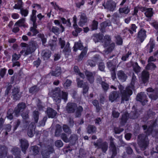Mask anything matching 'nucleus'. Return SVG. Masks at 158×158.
Here are the masks:
<instances>
[{
  "label": "nucleus",
  "mask_w": 158,
  "mask_h": 158,
  "mask_svg": "<svg viewBox=\"0 0 158 158\" xmlns=\"http://www.w3.org/2000/svg\"><path fill=\"white\" fill-rule=\"evenodd\" d=\"M53 97L56 102L59 103L61 102V99H63L66 102L68 99V93L63 91H61L59 87L56 88L52 91Z\"/></svg>",
  "instance_id": "obj_1"
},
{
  "label": "nucleus",
  "mask_w": 158,
  "mask_h": 158,
  "mask_svg": "<svg viewBox=\"0 0 158 158\" xmlns=\"http://www.w3.org/2000/svg\"><path fill=\"white\" fill-rule=\"evenodd\" d=\"M158 123V117L155 120H152L150 121L151 124L148 127L147 125L145 124L142 126L143 130L145 131V133L147 136L152 135L154 131V128L156 127L157 125V122Z\"/></svg>",
  "instance_id": "obj_2"
},
{
  "label": "nucleus",
  "mask_w": 158,
  "mask_h": 158,
  "mask_svg": "<svg viewBox=\"0 0 158 158\" xmlns=\"http://www.w3.org/2000/svg\"><path fill=\"white\" fill-rule=\"evenodd\" d=\"M119 88L121 94V102L124 101H128L129 98L133 94L132 90L129 87L126 88L125 90H123L124 87L122 85Z\"/></svg>",
  "instance_id": "obj_3"
},
{
  "label": "nucleus",
  "mask_w": 158,
  "mask_h": 158,
  "mask_svg": "<svg viewBox=\"0 0 158 158\" xmlns=\"http://www.w3.org/2000/svg\"><path fill=\"white\" fill-rule=\"evenodd\" d=\"M138 144L142 150H145L149 144L148 137L143 135H140L138 136Z\"/></svg>",
  "instance_id": "obj_4"
},
{
  "label": "nucleus",
  "mask_w": 158,
  "mask_h": 158,
  "mask_svg": "<svg viewBox=\"0 0 158 158\" xmlns=\"http://www.w3.org/2000/svg\"><path fill=\"white\" fill-rule=\"evenodd\" d=\"M94 145L95 147H97L99 149H101L103 153H105L108 148V144L106 141L103 142L102 139L99 138L96 142H94Z\"/></svg>",
  "instance_id": "obj_5"
},
{
  "label": "nucleus",
  "mask_w": 158,
  "mask_h": 158,
  "mask_svg": "<svg viewBox=\"0 0 158 158\" xmlns=\"http://www.w3.org/2000/svg\"><path fill=\"white\" fill-rule=\"evenodd\" d=\"M146 91L148 93H152L148 95L149 98L151 99L156 100L158 98V88L153 89L152 87H149L147 89Z\"/></svg>",
  "instance_id": "obj_6"
},
{
  "label": "nucleus",
  "mask_w": 158,
  "mask_h": 158,
  "mask_svg": "<svg viewBox=\"0 0 158 158\" xmlns=\"http://www.w3.org/2000/svg\"><path fill=\"white\" fill-rule=\"evenodd\" d=\"M12 91L11 98L13 100L15 101L19 100L22 96V93L20 92L19 88L14 87Z\"/></svg>",
  "instance_id": "obj_7"
},
{
  "label": "nucleus",
  "mask_w": 158,
  "mask_h": 158,
  "mask_svg": "<svg viewBox=\"0 0 158 158\" xmlns=\"http://www.w3.org/2000/svg\"><path fill=\"white\" fill-rule=\"evenodd\" d=\"M26 104L23 102L19 103L14 109L15 115L16 117H18L21 111H23L26 108Z\"/></svg>",
  "instance_id": "obj_8"
},
{
  "label": "nucleus",
  "mask_w": 158,
  "mask_h": 158,
  "mask_svg": "<svg viewBox=\"0 0 158 158\" xmlns=\"http://www.w3.org/2000/svg\"><path fill=\"white\" fill-rule=\"evenodd\" d=\"M147 97L144 92L138 93L136 97V100L141 102L143 106L145 105L148 102Z\"/></svg>",
  "instance_id": "obj_9"
},
{
  "label": "nucleus",
  "mask_w": 158,
  "mask_h": 158,
  "mask_svg": "<svg viewBox=\"0 0 158 158\" xmlns=\"http://www.w3.org/2000/svg\"><path fill=\"white\" fill-rule=\"evenodd\" d=\"M37 45L34 42H31L25 52V55H28L34 52L36 49Z\"/></svg>",
  "instance_id": "obj_10"
},
{
  "label": "nucleus",
  "mask_w": 158,
  "mask_h": 158,
  "mask_svg": "<svg viewBox=\"0 0 158 158\" xmlns=\"http://www.w3.org/2000/svg\"><path fill=\"white\" fill-rule=\"evenodd\" d=\"M47 149L44 150L41 152L42 158H49L50 155L54 152L53 147L52 146H48Z\"/></svg>",
  "instance_id": "obj_11"
},
{
  "label": "nucleus",
  "mask_w": 158,
  "mask_h": 158,
  "mask_svg": "<svg viewBox=\"0 0 158 158\" xmlns=\"http://www.w3.org/2000/svg\"><path fill=\"white\" fill-rule=\"evenodd\" d=\"M146 30L143 28H141L139 30L137 35V37L138 40L142 43L146 37Z\"/></svg>",
  "instance_id": "obj_12"
},
{
  "label": "nucleus",
  "mask_w": 158,
  "mask_h": 158,
  "mask_svg": "<svg viewBox=\"0 0 158 158\" xmlns=\"http://www.w3.org/2000/svg\"><path fill=\"white\" fill-rule=\"evenodd\" d=\"M20 148L22 152L24 154L29 146L28 141L25 139H21L20 140Z\"/></svg>",
  "instance_id": "obj_13"
},
{
  "label": "nucleus",
  "mask_w": 158,
  "mask_h": 158,
  "mask_svg": "<svg viewBox=\"0 0 158 158\" xmlns=\"http://www.w3.org/2000/svg\"><path fill=\"white\" fill-rule=\"evenodd\" d=\"M76 103L72 102H69L67 104L66 106V110L69 113H74L77 107Z\"/></svg>",
  "instance_id": "obj_14"
},
{
  "label": "nucleus",
  "mask_w": 158,
  "mask_h": 158,
  "mask_svg": "<svg viewBox=\"0 0 158 158\" xmlns=\"http://www.w3.org/2000/svg\"><path fill=\"white\" fill-rule=\"evenodd\" d=\"M115 2L112 1H107L105 6L103 5L105 8L107 9L110 11H114L116 7Z\"/></svg>",
  "instance_id": "obj_15"
},
{
  "label": "nucleus",
  "mask_w": 158,
  "mask_h": 158,
  "mask_svg": "<svg viewBox=\"0 0 158 158\" xmlns=\"http://www.w3.org/2000/svg\"><path fill=\"white\" fill-rule=\"evenodd\" d=\"M130 118L129 114L126 111L123 114L120 119V124L122 126H124Z\"/></svg>",
  "instance_id": "obj_16"
},
{
  "label": "nucleus",
  "mask_w": 158,
  "mask_h": 158,
  "mask_svg": "<svg viewBox=\"0 0 158 158\" xmlns=\"http://www.w3.org/2000/svg\"><path fill=\"white\" fill-rule=\"evenodd\" d=\"M119 91H113L111 92L109 95V99L112 102L115 101L119 97Z\"/></svg>",
  "instance_id": "obj_17"
},
{
  "label": "nucleus",
  "mask_w": 158,
  "mask_h": 158,
  "mask_svg": "<svg viewBox=\"0 0 158 158\" xmlns=\"http://www.w3.org/2000/svg\"><path fill=\"white\" fill-rule=\"evenodd\" d=\"M149 73L146 70H143L141 73V81L143 84H145L149 81Z\"/></svg>",
  "instance_id": "obj_18"
},
{
  "label": "nucleus",
  "mask_w": 158,
  "mask_h": 158,
  "mask_svg": "<svg viewBox=\"0 0 158 158\" xmlns=\"http://www.w3.org/2000/svg\"><path fill=\"white\" fill-rule=\"evenodd\" d=\"M97 81L101 85L102 87L104 92H107L109 89V85L105 81H102V78L101 77L98 78L97 79Z\"/></svg>",
  "instance_id": "obj_19"
},
{
  "label": "nucleus",
  "mask_w": 158,
  "mask_h": 158,
  "mask_svg": "<svg viewBox=\"0 0 158 158\" xmlns=\"http://www.w3.org/2000/svg\"><path fill=\"white\" fill-rule=\"evenodd\" d=\"M85 75L87 80L91 83H93L94 81V76L91 72L86 70L85 72Z\"/></svg>",
  "instance_id": "obj_20"
},
{
  "label": "nucleus",
  "mask_w": 158,
  "mask_h": 158,
  "mask_svg": "<svg viewBox=\"0 0 158 158\" xmlns=\"http://www.w3.org/2000/svg\"><path fill=\"white\" fill-rule=\"evenodd\" d=\"M87 19L85 13H82L80 15V21L78 24L80 26L82 27L87 22Z\"/></svg>",
  "instance_id": "obj_21"
},
{
  "label": "nucleus",
  "mask_w": 158,
  "mask_h": 158,
  "mask_svg": "<svg viewBox=\"0 0 158 158\" xmlns=\"http://www.w3.org/2000/svg\"><path fill=\"white\" fill-rule=\"evenodd\" d=\"M57 114L56 111L51 108H49L47 109V114L48 118H54Z\"/></svg>",
  "instance_id": "obj_22"
},
{
  "label": "nucleus",
  "mask_w": 158,
  "mask_h": 158,
  "mask_svg": "<svg viewBox=\"0 0 158 158\" xmlns=\"http://www.w3.org/2000/svg\"><path fill=\"white\" fill-rule=\"evenodd\" d=\"M117 75L119 80L123 82L126 81L127 78V76L123 71L122 70L118 71Z\"/></svg>",
  "instance_id": "obj_23"
},
{
  "label": "nucleus",
  "mask_w": 158,
  "mask_h": 158,
  "mask_svg": "<svg viewBox=\"0 0 158 158\" xmlns=\"http://www.w3.org/2000/svg\"><path fill=\"white\" fill-rule=\"evenodd\" d=\"M51 74L52 76L59 77L61 74V69L60 67L57 66L54 71H51L49 74Z\"/></svg>",
  "instance_id": "obj_24"
},
{
  "label": "nucleus",
  "mask_w": 158,
  "mask_h": 158,
  "mask_svg": "<svg viewBox=\"0 0 158 158\" xmlns=\"http://www.w3.org/2000/svg\"><path fill=\"white\" fill-rule=\"evenodd\" d=\"M87 132L89 134H93L96 132L97 128L93 125H89L86 128Z\"/></svg>",
  "instance_id": "obj_25"
},
{
  "label": "nucleus",
  "mask_w": 158,
  "mask_h": 158,
  "mask_svg": "<svg viewBox=\"0 0 158 158\" xmlns=\"http://www.w3.org/2000/svg\"><path fill=\"white\" fill-rule=\"evenodd\" d=\"M138 110L135 108L129 114L130 118L132 119H135L137 118L139 116Z\"/></svg>",
  "instance_id": "obj_26"
},
{
  "label": "nucleus",
  "mask_w": 158,
  "mask_h": 158,
  "mask_svg": "<svg viewBox=\"0 0 158 158\" xmlns=\"http://www.w3.org/2000/svg\"><path fill=\"white\" fill-rule=\"evenodd\" d=\"M83 108L81 106H77L75 111V115L76 118L80 117L81 115V113L83 111Z\"/></svg>",
  "instance_id": "obj_27"
},
{
  "label": "nucleus",
  "mask_w": 158,
  "mask_h": 158,
  "mask_svg": "<svg viewBox=\"0 0 158 158\" xmlns=\"http://www.w3.org/2000/svg\"><path fill=\"white\" fill-rule=\"evenodd\" d=\"M11 151L12 154L15 156L16 158H20L19 156L21 153V151L19 148L15 147L12 148Z\"/></svg>",
  "instance_id": "obj_28"
},
{
  "label": "nucleus",
  "mask_w": 158,
  "mask_h": 158,
  "mask_svg": "<svg viewBox=\"0 0 158 158\" xmlns=\"http://www.w3.org/2000/svg\"><path fill=\"white\" fill-rule=\"evenodd\" d=\"M7 150L5 146H1L0 147V158L6 156Z\"/></svg>",
  "instance_id": "obj_29"
},
{
  "label": "nucleus",
  "mask_w": 158,
  "mask_h": 158,
  "mask_svg": "<svg viewBox=\"0 0 158 158\" xmlns=\"http://www.w3.org/2000/svg\"><path fill=\"white\" fill-rule=\"evenodd\" d=\"M103 36V35L100 32L94 34L93 35V40L95 43L98 42L102 40Z\"/></svg>",
  "instance_id": "obj_30"
},
{
  "label": "nucleus",
  "mask_w": 158,
  "mask_h": 158,
  "mask_svg": "<svg viewBox=\"0 0 158 158\" xmlns=\"http://www.w3.org/2000/svg\"><path fill=\"white\" fill-rule=\"evenodd\" d=\"M14 113V110L11 109H9L7 112L6 117L10 120H12L14 118L13 114Z\"/></svg>",
  "instance_id": "obj_31"
},
{
  "label": "nucleus",
  "mask_w": 158,
  "mask_h": 158,
  "mask_svg": "<svg viewBox=\"0 0 158 158\" xmlns=\"http://www.w3.org/2000/svg\"><path fill=\"white\" fill-rule=\"evenodd\" d=\"M119 11L121 14H127L130 12V10L128 6H126L120 8L119 9Z\"/></svg>",
  "instance_id": "obj_32"
},
{
  "label": "nucleus",
  "mask_w": 158,
  "mask_h": 158,
  "mask_svg": "<svg viewBox=\"0 0 158 158\" xmlns=\"http://www.w3.org/2000/svg\"><path fill=\"white\" fill-rule=\"evenodd\" d=\"M23 4L22 0H17V3L15 5L13 8L15 9H21L23 7Z\"/></svg>",
  "instance_id": "obj_33"
},
{
  "label": "nucleus",
  "mask_w": 158,
  "mask_h": 158,
  "mask_svg": "<svg viewBox=\"0 0 158 158\" xmlns=\"http://www.w3.org/2000/svg\"><path fill=\"white\" fill-rule=\"evenodd\" d=\"M56 128L55 131V135L56 136H59L61 134L62 131V127L59 124H57L56 125Z\"/></svg>",
  "instance_id": "obj_34"
},
{
  "label": "nucleus",
  "mask_w": 158,
  "mask_h": 158,
  "mask_svg": "<svg viewBox=\"0 0 158 158\" xmlns=\"http://www.w3.org/2000/svg\"><path fill=\"white\" fill-rule=\"evenodd\" d=\"M63 52L64 53L65 55H69L71 52V49L70 47V44L69 42H67L64 48Z\"/></svg>",
  "instance_id": "obj_35"
},
{
  "label": "nucleus",
  "mask_w": 158,
  "mask_h": 158,
  "mask_svg": "<svg viewBox=\"0 0 158 158\" xmlns=\"http://www.w3.org/2000/svg\"><path fill=\"white\" fill-rule=\"evenodd\" d=\"M92 104L96 108V112L98 113L101 110V107L100 106V104L98 101L96 99L94 100L92 102Z\"/></svg>",
  "instance_id": "obj_36"
},
{
  "label": "nucleus",
  "mask_w": 158,
  "mask_h": 158,
  "mask_svg": "<svg viewBox=\"0 0 158 158\" xmlns=\"http://www.w3.org/2000/svg\"><path fill=\"white\" fill-rule=\"evenodd\" d=\"M73 27L75 30V31H73V35L77 36L78 35V34L79 33L82 31V29L79 27L77 25V26Z\"/></svg>",
  "instance_id": "obj_37"
},
{
  "label": "nucleus",
  "mask_w": 158,
  "mask_h": 158,
  "mask_svg": "<svg viewBox=\"0 0 158 158\" xmlns=\"http://www.w3.org/2000/svg\"><path fill=\"white\" fill-rule=\"evenodd\" d=\"M39 89L37 87L36 85H34L31 86L29 89V92L31 94L36 93L38 92Z\"/></svg>",
  "instance_id": "obj_38"
},
{
  "label": "nucleus",
  "mask_w": 158,
  "mask_h": 158,
  "mask_svg": "<svg viewBox=\"0 0 158 158\" xmlns=\"http://www.w3.org/2000/svg\"><path fill=\"white\" fill-rule=\"evenodd\" d=\"M146 16L148 18H151L153 14V9L151 8H149L144 13Z\"/></svg>",
  "instance_id": "obj_39"
},
{
  "label": "nucleus",
  "mask_w": 158,
  "mask_h": 158,
  "mask_svg": "<svg viewBox=\"0 0 158 158\" xmlns=\"http://www.w3.org/2000/svg\"><path fill=\"white\" fill-rule=\"evenodd\" d=\"M51 56V52L49 50L45 51L43 55V57L44 60L48 59Z\"/></svg>",
  "instance_id": "obj_40"
},
{
  "label": "nucleus",
  "mask_w": 158,
  "mask_h": 158,
  "mask_svg": "<svg viewBox=\"0 0 158 158\" xmlns=\"http://www.w3.org/2000/svg\"><path fill=\"white\" fill-rule=\"evenodd\" d=\"M156 68V65L153 63H149L146 66L145 68L147 70L155 69Z\"/></svg>",
  "instance_id": "obj_41"
},
{
  "label": "nucleus",
  "mask_w": 158,
  "mask_h": 158,
  "mask_svg": "<svg viewBox=\"0 0 158 158\" xmlns=\"http://www.w3.org/2000/svg\"><path fill=\"white\" fill-rule=\"evenodd\" d=\"M39 115V113L38 111L35 110L33 112V118L35 123H37L38 122Z\"/></svg>",
  "instance_id": "obj_42"
},
{
  "label": "nucleus",
  "mask_w": 158,
  "mask_h": 158,
  "mask_svg": "<svg viewBox=\"0 0 158 158\" xmlns=\"http://www.w3.org/2000/svg\"><path fill=\"white\" fill-rule=\"evenodd\" d=\"M116 39V43L118 45H121L123 43V40L119 35H117L115 36Z\"/></svg>",
  "instance_id": "obj_43"
},
{
  "label": "nucleus",
  "mask_w": 158,
  "mask_h": 158,
  "mask_svg": "<svg viewBox=\"0 0 158 158\" xmlns=\"http://www.w3.org/2000/svg\"><path fill=\"white\" fill-rule=\"evenodd\" d=\"M98 22L94 20L93 21L92 24L91 26V30L94 31L98 29Z\"/></svg>",
  "instance_id": "obj_44"
},
{
  "label": "nucleus",
  "mask_w": 158,
  "mask_h": 158,
  "mask_svg": "<svg viewBox=\"0 0 158 158\" xmlns=\"http://www.w3.org/2000/svg\"><path fill=\"white\" fill-rule=\"evenodd\" d=\"M155 114L156 113L155 112L153 111L150 109H149L147 111L146 114V115L149 118H153Z\"/></svg>",
  "instance_id": "obj_45"
},
{
  "label": "nucleus",
  "mask_w": 158,
  "mask_h": 158,
  "mask_svg": "<svg viewBox=\"0 0 158 158\" xmlns=\"http://www.w3.org/2000/svg\"><path fill=\"white\" fill-rule=\"evenodd\" d=\"M25 21V19L24 18H22L17 21L15 24V25L18 26L19 27L23 26Z\"/></svg>",
  "instance_id": "obj_46"
},
{
  "label": "nucleus",
  "mask_w": 158,
  "mask_h": 158,
  "mask_svg": "<svg viewBox=\"0 0 158 158\" xmlns=\"http://www.w3.org/2000/svg\"><path fill=\"white\" fill-rule=\"evenodd\" d=\"M132 66L133 70L135 73H137L140 71V67L139 65L137 62H135L134 64H133Z\"/></svg>",
  "instance_id": "obj_47"
},
{
  "label": "nucleus",
  "mask_w": 158,
  "mask_h": 158,
  "mask_svg": "<svg viewBox=\"0 0 158 158\" xmlns=\"http://www.w3.org/2000/svg\"><path fill=\"white\" fill-rule=\"evenodd\" d=\"M115 46V44L114 43H112L110 44L106 49V52L108 53L111 52L114 48Z\"/></svg>",
  "instance_id": "obj_48"
},
{
  "label": "nucleus",
  "mask_w": 158,
  "mask_h": 158,
  "mask_svg": "<svg viewBox=\"0 0 158 158\" xmlns=\"http://www.w3.org/2000/svg\"><path fill=\"white\" fill-rule=\"evenodd\" d=\"M155 44L153 42H151L147 45L146 46L149 47V53H151L153 51V49L155 47Z\"/></svg>",
  "instance_id": "obj_49"
},
{
  "label": "nucleus",
  "mask_w": 158,
  "mask_h": 158,
  "mask_svg": "<svg viewBox=\"0 0 158 158\" xmlns=\"http://www.w3.org/2000/svg\"><path fill=\"white\" fill-rule=\"evenodd\" d=\"M87 49L84 48L82 50L80 54L79 55L78 57L79 59L81 60L83 59L84 56L87 54Z\"/></svg>",
  "instance_id": "obj_50"
},
{
  "label": "nucleus",
  "mask_w": 158,
  "mask_h": 158,
  "mask_svg": "<svg viewBox=\"0 0 158 158\" xmlns=\"http://www.w3.org/2000/svg\"><path fill=\"white\" fill-rule=\"evenodd\" d=\"M21 123V121L20 119H17L15 122H14L13 124V131H15Z\"/></svg>",
  "instance_id": "obj_51"
},
{
  "label": "nucleus",
  "mask_w": 158,
  "mask_h": 158,
  "mask_svg": "<svg viewBox=\"0 0 158 158\" xmlns=\"http://www.w3.org/2000/svg\"><path fill=\"white\" fill-rule=\"evenodd\" d=\"M156 151L152 150L151 152V155L155 158L158 157V145L156 146Z\"/></svg>",
  "instance_id": "obj_52"
},
{
  "label": "nucleus",
  "mask_w": 158,
  "mask_h": 158,
  "mask_svg": "<svg viewBox=\"0 0 158 158\" xmlns=\"http://www.w3.org/2000/svg\"><path fill=\"white\" fill-rule=\"evenodd\" d=\"M20 14L22 16L25 17L27 16L29 13V11L27 9H23V8L20 9Z\"/></svg>",
  "instance_id": "obj_53"
},
{
  "label": "nucleus",
  "mask_w": 158,
  "mask_h": 158,
  "mask_svg": "<svg viewBox=\"0 0 158 158\" xmlns=\"http://www.w3.org/2000/svg\"><path fill=\"white\" fill-rule=\"evenodd\" d=\"M132 54L131 52L130 51L128 52L127 53L124 55L122 56L121 58V60L123 61H126L127 59L128 58L129 56Z\"/></svg>",
  "instance_id": "obj_54"
},
{
  "label": "nucleus",
  "mask_w": 158,
  "mask_h": 158,
  "mask_svg": "<svg viewBox=\"0 0 158 158\" xmlns=\"http://www.w3.org/2000/svg\"><path fill=\"white\" fill-rule=\"evenodd\" d=\"M21 56V55L20 54H17L16 53H14L12 56V61L13 62L14 61L18 60Z\"/></svg>",
  "instance_id": "obj_55"
},
{
  "label": "nucleus",
  "mask_w": 158,
  "mask_h": 158,
  "mask_svg": "<svg viewBox=\"0 0 158 158\" xmlns=\"http://www.w3.org/2000/svg\"><path fill=\"white\" fill-rule=\"evenodd\" d=\"M104 39L105 40L104 42L105 46L107 47L108 45V43L106 40L108 42H109L111 40V38L109 35H105Z\"/></svg>",
  "instance_id": "obj_56"
},
{
  "label": "nucleus",
  "mask_w": 158,
  "mask_h": 158,
  "mask_svg": "<svg viewBox=\"0 0 158 158\" xmlns=\"http://www.w3.org/2000/svg\"><path fill=\"white\" fill-rule=\"evenodd\" d=\"M38 36L41 39L43 44L46 43L47 41V39L45 37L44 34L40 33L38 35Z\"/></svg>",
  "instance_id": "obj_57"
},
{
  "label": "nucleus",
  "mask_w": 158,
  "mask_h": 158,
  "mask_svg": "<svg viewBox=\"0 0 158 158\" xmlns=\"http://www.w3.org/2000/svg\"><path fill=\"white\" fill-rule=\"evenodd\" d=\"M32 150L34 155H37L39 153V147L36 145L32 147Z\"/></svg>",
  "instance_id": "obj_58"
},
{
  "label": "nucleus",
  "mask_w": 158,
  "mask_h": 158,
  "mask_svg": "<svg viewBox=\"0 0 158 158\" xmlns=\"http://www.w3.org/2000/svg\"><path fill=\"white\" fill-rule=\"evenodd\" d=\"M77 86L78 87L81 88L83 86V81L81 80L79 78H77Z\"/></svg>",
  "instance_id": "obj_59"
},
{
  "label": "nucleus",
  "mask_w": 158,
  "mask_h": 158,
  "mask_svg": "<svg viewBox=\"0 0 158 158\" xmlns=\"http://www.w3.org/2000/svg\"><path fill=\"white\" fill-rule=\"evenodd\" d=\"M61 138L64 142L68 143L69 142V139L67 137V135L65 133H62L61 135Z\"/></svg>",
  "instance_id": "obj_60"
},
{
  "label": "nucleus",
  "mask_w": 158,
  "mask_h": 158,
  "mask_svg": "<svg viewBox=\"0 0 158 158\" xmlns=\"http://www.w3.org/2000/svg\"><path fill=\"white\" fill-rule=\"evenodd\" d=\"M59 43L60 46L61 48H64L65 44V41L64 40H63L61 38L59 39Z\"/></svg>",
  "instance_id": "obj_61"
},
{
  "label": "nucleus",
  "mask_w": 158,
  "mask_h": 158,
  "mask_svg": "<svg viewBox=\"0 0 158 158\" xmlns=\"http://www.w3.org/2000/svg\"><path fill=\"white\" fill-rule=\"evenodd\" d=\"M87 65L91 67H94L96 65V62L92 60H89L87 61Z\"/></svg>",
  "instance_id": "obj_62"
},
{
  "label": "nucleus",
  "mask_w": 158,
  "mask_h": 158,
  "mask_svg": "<svg viewBox=\"0 0 158 158\" xmlns=\"http://www.w3.org/2000/svg\"><path fill=\"white\" fill-rule=\"evenodd\" d=\"M55 145L57 148H60L63 146V143L60 140H58L55 142Z\"/></svg>",
  "instance_id": "obj_63"
},
{
  "label": "nucleus",
  "mask_w": 158,
  "mask_h": 158,
  "mask_svg": "<svg viewBox=\"0 0 158 158\" xmlns=\"http://www.w3.org/2000/svg\"><path fill=\"white\" fill-rule=\"evenodd\" d=\"M72 83V81L68 79H67L64 84V86L65 88H68L70 86Z\"/></svg>",
  "instance_id": "obj_64"
}]
</instances>
